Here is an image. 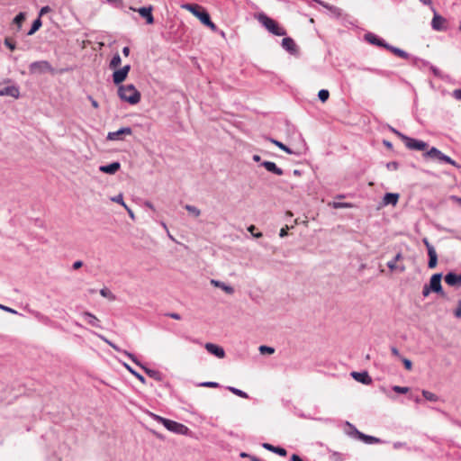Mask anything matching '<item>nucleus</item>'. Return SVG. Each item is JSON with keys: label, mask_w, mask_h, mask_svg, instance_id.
Masks as SVG:
<instances>
[{"label": "nucleus", "mask_w": 461, "mask_h": 461, "mask_svg": "<svg viewBox=\"0 0 461 461\" xmlns=\"http://www.w3.org/2000/svg\"><path fill=\"white\" fill-rule=\"evenodd\" d=\"M146 413L157 422L161 423L170 432L178 435H188L190 432L189 428L183 423L166 419L149 411H147Z\"/></svg>", "instance_id": "1"}, {"label": "nucleus", "mask_w": 461, "mask_h": 461, "mask_svg": "<svg viewBox=\"0 0 461 461\" xmlns=\"http://www.w3.org/2000/svg\"><path fill=\"white\" fill-rule=\"evenodd\" d=\"M104 341H105L110 347H112L114 350L117 352L123 353L129 359H131L133 363H135L137 366L141 367L144 372L149 375L150 378H153L157 381H162L163 380V375L158 370L150 369L143 366L139 359L136 357V356L131 352H128L126 350H122L118 346L113 344V342L109 341L103 336H99Z\"/></svg>", "instance_id": "2"}, {"label": "nucleus", "mask_w": 461, "mask_h": 461, "mask_svg": "<svg viewBox=\"0 0 461 461\" xmlns=\"http://www.w3.org/2000/svg\"><path fill=\"white\" fill-rule=\"evenodd\" d=\"M181 7L185 10L189 11L191 14H193L195 17H197L201 23L209 28H211L212 31L216 30V25L211 21L210 14L201 6L198 5L194 4H184L181 5Z\"/></svg>", "instance_id": "3"}, {"label": "nucleus", "mask_w": 461, "mask_h": 461, "mask_svg": "<svg viewBox=\"0 0 461 461\" xmlns=\"http://www.w3.org/2000/svg\"><path fill=\"white\" fill-rule=\"evenodd\" d=\"M118 95L131 104H136L140 100V94L132 84L119 86Z\"/></svg>", "instance_id": "4"}, {"label": "nucleus", "mask_w": 461, "mask_h": 461, "mask_svg": "<svg viewBox=\"0 0 461 461\" xmlns=\"http://www.w3.org/2000/svg\"><path fill=\"white\" fill-rule=\"evenodd\" d=\"M257 18L262 26H264L270 33L276 36H285L286 34V31L280 27L275 20L268 17L267 14L263 13L259 14Z\"/></svg>", "instance_id": "5"}, {"label": "nucleus", "mask_w": 461, "mask_h": 461, "mask_svg": "<svg viewBox=\"0 0 461 461\" xmlns=\"http://www.w3.org/2000/svg\"><path fill=\"white\" fill-rule=\"evenodd\" d=\"M346 425L349 429V430L347 432L349 436L357 438L358 439L362 440L366 444H374V443L380 442L379 438L373 437V436L366 435V434L358 431L357 429V428L354 425H352L351 423H349L348 421L346 422Z\"/></svg>", "instance_id": "6"}, {"label": "nucleus", "mask_w": 461, "mask_h": 461, "mask_svg": "<svg viewBox=\"0 0 461 461\" xmlns=\"http://www.w3.org/2000/svg\"><path fill=\"white\" fill-rule=\"evenodd\" d=\"M31 74L41 75L48 72H52L53 68L50 63L47 60H39L32 62L29 66Z\"/></svg>", "instance_id": "7"}, {"label": "nucleus", "mask_w": 461, "mask_h": 461, "mask_svg": "<svg viewBox=\"0 0 461 461\" xmlns=\"http://www.w3.org/2000/svg\"><path fill=\"white\" fill-rule=\"evenodd\" d=\"M441 278H442L441 273H437V274L432 275V276L430 277V280H429V285H428V286L429 287V290H432V292H434L441 296H445L446 294L443 291V288L441 285Z\"/></svg>", "instance_id": "8"}, {"label": "nucleus", "mask_w": 461, "mask_h": 461, "mask_svg": "<svg viewBox=\"0 0 461 461\" xmlns=\"http://www.w3.org/2000/svg\"><path fill=\"white\" fill-rule=\"evenodd\" d=\"M432 12L434 14L431 27L436 32H444L447 29V20L438 14L434 7H432Z\"/></svg>", "instance_id": "9"}, {"label": "nucleus", "mask_w": 461, "mask_h": 461, "mask_svg": "<svg viewBox=\"0 0 461 461\" xmlns=\"http://www.w3.org/2000/svg\"><path fill=\"white\" fill-rule=\"evenodd\" d=\"M403 142L405 146L411 150H425L428 148L427 142L408 136L404 137Z\"/></svg>", "instance_id": "10"}, {"label": "nucleus", "mask_w": 461, "mask_h": 461, "mask_svg": "<svg viewBox=\"0 0 461 461\" xmlns=\"http://www.w3.org/2000/svg\"><path fill=\"white\" fill-rule=\"evenodd\" d=\"M132 130L131 127H122L116 131H110L106 136L107 140H122L123 135H131Z\"/></svg>", "instance_id": "11"}, {"label": "nucleus", "mask_w": 461, "mask_h": 461, "mask_svg": "<svg viewBox=\"0 0 461 461\" xmlns=\"http://www.w3.org/2000/svg\"><path fill=\"white\" fill-rule=\"evenodd\" d=\"M130 69H131V66L125 65L122 68H121L120 69L115 70L113 74V83L115 85H119L120 83L123 82L126 79Z\"/></svg>", "instance_id": "12"}, {"label": "nucleus", "mask_w": 461, "mask_h": 461, "mask_svg": "<svg viewBox=\"0 0 461 461\" xmlns=\"http://www.w3.org/2000/svg\"><path fill=\"white\" fill-rule=\"evenodd\" d=\"M364 38L370 44L375 45L378 47H383L384 49H386L387 44H388L387 42H385L384 40H383L382 38H379L376 34H375L373 32L366 33Z\"/></svg>", "instance_id": "13"}, {"label": "nucleus", "mask_w": 461, "mask_h": 461, "mask_svg": "<svg viewBox=\"0 0 461 461\" xmlns=\"http://www.w3.org/2000/svg\"><path fill=\"white\" fill-rule=\"evenodd\" d=\"M444 280L450 286H455V287L461 286V274H456L455 272H448L445 276Z\"/></svg>", "instance_id": "14"}, {"label": "nucleus", "mask_w": 461, "mask_h": 461, "mask_svg": "<svg viewBox=\"0 0 461 461\" xmlns=\"http://www.w3.org/2000/svg\"><path fill=\"white\" fill-rule=\"evenodd\" d=\"M0 96L18 98L20 96V89L14 85L2 87L0 88Z\"/></svg>", "instance_id": "15"}, {"label": "nucleus", "mask_w": 461, "mask_h": 461, "mask_svg": "<svg viewBox=\"0 0 461 461\" xmlns=\"http://www.w3.org/2000/svg\"><path fill=\"white\" fill-rule=\"evenodd\" d=\"M351 376L357 382L363 384H370L372 383V378L368 375L366 371L363 372H352Z\"/></svg>", "instance_id": "16"}, {"label": "nucleus", "mask_w": 461, "mask_h": 461, "mask_svg": "<svg viewBox=\"0 0 461 461\" xmlns=\"http://www.w3.org/2000/svg\"><path fill=\"white\" fill-rule=\"evenodd\" d=\"M205 348L206 350L212 354V355H214L215 357H219V358H222L224 357L225 356V351L224 349L216 345V344H213V343H206L205 344Z\"/></svg>", "instance_id": "17"}, {"label": "nucleus", "mask_w": 461, "mask_h": 461, "mask_svg": "<svg viewBox=\"0 0 461 461\" xmlns=\"http://www.w3.org/2000/svg\"><path fill=\"white\" fill-rule=\"evenodd\" d=\"M137 12L140 14L141 17H143L146 20V23L148 24H152L154 23L151 6L140 7L139 9H137Z\"/></svg>", "instance_id": "18"}, {"label": "nucleus", "mask_w": 461, "mask_h": 461, "mask_svg": "<svg viewBox=\"0 0 461 461\" xmlns=\"http://www.w3.org/2000/svg\"><path fill=\"white\" fill-rule=\"evenodd\" d=\"M82 316L86 320V321L92 327L102 328L100 320L93 313L89 312H84L82 313Z\"/></svg>", "instance_id": "19"}, {"label": "nucleus", "mask_w": 461, "mask_h": 461, "mask_svg": "<svg viewBox=\"0 0 461 461\" xmlns=\"http://www.w3.org/2000/svg\"><path fill=\"white\" fill-rule=\"evenodd\" d=\"M121 167V164L118 161H114L108 165H104L99 167V170L103 173L113 175L115 174Z\"/></svg>", "instance_id": "20"}, {"label": "nucleus", "mask_w": 461, "mask_h": 461, "mask_svg": "<svg viewBox=\"0 0 461 461\" xmlns=\"http://www.w3.org/2000/svg\"><path fill=\"white\" fill-rule=\"evenodd\" d=\"M261 166L264 167L267 171L276 175V176H282L284 174V171L282 168L278 167L276 163L272 161H263L261 163Z\"/></svg>", "instance_id": "21"}, {"label": "nucleus", "mask_w": 461, "mask_h": 461, "mask_svg": "<svg viewBox=\"0 0 461 461\" xmlns=\"http://www.w3.org/2000/svg\"><path fill=\"white\" fill-rule=\"evenodd\" d=\"M282 47L291 54H294L296 52V44L290 37H286L282 40Z\"/></svg>", "instance_id": "22"}, {"label": "nucleus", "mask_w": 461, "mask_h": 461, "mask_svg": "<svg viewBox=\"0 0 461 461\" xmlns=\"http://www.w3.org/2000/svg\"><path fill=\"white\" fill-rule=\"evenodd\" d=\"M444 156V153H442L436 147L430 148L425 154L424 157L429 158L431 159L438 160V162L441 161V157Z\"/></svg>", "instance_id": "23"}, {"label": "nucleus", "mask_w": 461, "mask_h": 461, "mask_svg": "<svg viewBox=\"0 0 461 461\" xmlns=\"http://www.w3.org/2000/svg\"><path fill=\"white\" fill-rule=\"evenodd\" d=\"M399 200V194L396 193H386L383 198L384 205H396Z\"/></svg>", "instance_id": "24"}, {"label": "nucleus", "mask_w": 461, "mask_h": 461, "mask_svg": "<svg viewBox=\"0 0 461 461\" xmlns=\"http://www.w3.org/2000/svg\"><path fill=\"white\" fill-rule=\"evenodd\" d=\"M211 284L215 287L221 288L228 294H232L234 293V288L232 286L226 285L221 281L212 279Z\"/></svg>", "instance_id": "25"}, {"label": "nucleus", "mask_w": 461, "mask_h": 461, "mask_svg": "<svg viewBox=\"0 0 461 461\" xmlns=\"http://www.w3.org/2000/svg\"><path fill=\"white\" fill-rule=\"evenodd\" d=\"M262 447L265 449H267L268 451H271V452H273L275 454H277V455H279L281 456H285L286 454H287V451L285 448L280 447L273 446V445H271L269 443H263Z\"/></svg>", "instance_id": "26"}, {"label": "nucleus", "mask_w": 461, "mask_h": 461, "mask_svg": "<svg viewBox=\"0 0 461 461\" xmlns=\"http://www.w3.org/2000/svg\"><path fill=\"white\" fill-rule=\"evenodd\" d=\"M386 50H390L391 52H393V54H395L396 56H398L402 59H406L409 58V54L406 51H404L403 50H401L399 48H396L394 46H392L390 44H387Z\"/></svg>", "instance_id": "27"}, {"label": "nucleus", "mask_w": 461, "mask_h": 461, "mask_svg": "<svg viewBox=\"0 0 461 461\" xmlns=\"http://www.w3.org/2000/svg\"><path fill=\"white\" fill-rule=\"evenodd\" d=\"M428 256H429L428 267L429 268L436 267L437 263H438V255H437L436 250L431 251V249H429V253H428Z\"/></svg>", "instance_id": "28"}, {"label": "nucleus", "mask_w": 461, "mask_h": 461, "mask_svg": "<svg viewBox=\"0 0 461 461\" xmlns=\"http://www.w3.org/2000/svg\"><path fill=\"white\" fill-rule=\"evenodd\" d=\"M402 253H400V252H399V253H397V254L395 255V257H394L392 260H390V261H388V262H387V267H388V268H389L391 271H394L395 269H397V268H398V267L396 266V262H397V261H399V260H400V259H402Z\"/></svg>", "instance_id": "29"}, {"label": "nucleus", "mask_w": 461, "mask_h": 461, "mask_svg": "<svg viewBox=\"0 0 461 461\" xmlns=\"http://www.w3.org/2000/svg\"><path fill=\"white\" fill-rule=\"evenodd\" d=\"M124 366L126 367V369L131 374L133 375L140 383L142 384H145L146 383V379L145 377L140 375V373H138L137 371H135L131 366H130L129 365L127 364H124Z\"/></svg>", "instance_id": "30"}, {"label": "nucleus", "mask_w": 461, "mask_h": 461, "mask_svg": "<svg viewBox=\"0 0 461 461\" xmlns=\"http://www.w3.org/2000/svg\"><path fill=\"white\" fill-rule=\"evenodd\" d=\"M227 390H229L230 392H231V393H234L235 395L240 396V397H241V398H245V399H248V398H249V394H248L246 392H244V391H242V390H240V389H238V388H236V387H233V386H228V387H227Z\"/></svg>", "instance_id": "31"}, {"label": "nucleus", "mask_w": 461, "mask_h": 461, "mask_svg": "<svg viewBox=\"0 0 461 461\" xmlns=\"http://www.w3.org/2000/svg\"><path fill=\"white\" fill-rule=\"evenodd\" d=\"M42 23H41V18H37L32 24V27L30 29V31L28 32V35H32L33 33H35L39 29L40 27L41 26Z\"/></svg>", "instance_id": "32"}, {"label": "nucleus", "mask_w": 461, "mask_h": 461, "mask_svg": "<svg viewBox=\"0 0 461 461\" xmlns=\"http://www.w3.org/2000/svg\"><path fill=\"white\" fill-rule=\"evenodd\" d=\"M100 294L103 297L108 298L110 301L115 300V295L106 287L100 290Z\"/></svg>", "instance_id": "33"}, {"label": "nucleus", "mask_w": 461, "mask_h": 461, "mask_svg": "<svg viewBox=\"0 0 461 461\" xmlns=\"http://www.w3.org/2000/svg\"><path fill=\"white\" fill-rule=\"evenodd\" d=\"M185 209L188 212H190L191 214H193L194 217H198V216H200V214H201V211H200L197 207H195V206H194V205H191V204H185Z\"/></svg>", "instance_id": "34"}, {"label": "nucleus", "mask_w": 461, "mask_h": 461, "mask_svg": "<svg viewBox=\"0 0 461 461\" xmlns=\"http://www.w3.org/2000/svg\"><path fill=\"white\" fill-rule=\"evenodd\" d=\"M422 395L426 400L429 402H437L438 400V397L435 393L429 392L427 390L422 391Z\"/></svg>", "instance_id": "35"}, {"label": "nucleus", "mask_w": 461, "mask_h": 461, "mask_svg": "<svg viewBox=\"0 0 461 461\" xmlns=\"http://www.w3.org/2000/svg\"><path fill=\"white\" fill-rule=\"evenodd\" d=\"M24 20L25 14L21 12L14 18V23L17 25L18 29H21L22 23Z\"/></svg>", "instance_id": "36"}, {"label": "nucleus", "mask_w": 461, "mask_h": 461, "mask_svg": "<svg viewBox=\"0 0 461 461\" xmlns=\"http://www.w3.org/2000/svg\"><path fill=\"white\" fill-rule=\"evenodd\" d=\"M121 62H122L121 57L118 53H116L115 55L113 56L112 59L110 61V68H115L118 66H120Z\"/></svg>", "instance_id": "37"}, {"label": "nucleus", "mask_w": 461, "mask_h": 461, "mask_svg": "<svg viewBox=\"0 0 461 461\" xmlns=\"http://www.w3.org/2000/svg\"><path fill=\"white\" fill-rule=\"evenodd\" d=\"M441 163H446V164H450L456 167H460V166L455 161L453 160L450 157L447 156L444 154L443 157H441Z\"/></svg>", "instance_id": "38"}, {"label": "nucleus", "mask_w": 461, "mask_h": 461, "mask_svg": "<svg viewBox=\"0 0 461 461\" xmlns=\"http://www.w3.org/2000/svg\"><path fill=\"white\" fill-rule=\"evenodd\" d=\"M330 93L326 89H321L318 93V97L321 102H326L329 99Z\"/></svg>", "instance_id": "39"}, {"label": "nucleus", "mask_w": 461, "mask_h": 461, "mask_svg": "<svg viewBox=\"0 0 461 461\" xmlns=\"http://www.w3.org/2000/svg\"><path fill=\"white\" fill-rule=\"evenodd\" d=\"M272 142L275 143L279 149H281L282 150L285 151L286 153L288 154H293L294 152L287 147L285 146L284 143L278 141V140H272Z\"/></svg>", "instance_id": "40"}, {"label": "nucleus", "mask_w": 461, "mask_h": 461, "mask_svg": "<svg viewBox=\"0 0 461 461\" xmlns=\"http://www.w3.org/2000/svg\"><path fill=\"white\" fill-rule=\"evenodd\" d=\"M392 390L397 393H407L409 392V387L393 385Z\"/></svg>", "instance_id": "41"}, {"label": "nucleus", "mask_w": 461, "mask_h": 461, "mask_svg": "<svg viewBox=\"0 0 461 461\" xmlns=\"http://www.w3.org/2000/svg\"><path fill=\"white\" fill-rule=\"evenodd\" d=\"M332 207L335 208V209L350 208L351 204L348 203L334 202L332 203Z\"/></svg>", "instance_id": "42"}, {"label": "nucleus", "mask_w": 461, "mask_h": 461, "mask_svg": "<svg viewBox=\"0 0 461 461\" xmlns=\"http://www.w3.org/2000/svg\"><path fill=\"white\" fill-rule=\"evenodd\" d=\"M258 349L261 354H273L275 352V348L268 346H260Z\"/></svg>", "instance_id": "43"}, {"label": "nucleus", "mask_w": 461, "mask_h": 461, "mask_svg": "<svg viewBox=\"0 0 461 461\" xmlns=\"http://www.w3.org/2000/svg\"><path fill=\"white\" fill-rule=\"evenodd\" d=\"M112 201L122 204L124 208H127V204L124 203L122 194L113 197Z\"/></svg>", "instance_id": "44"}, {"label": "nucleus", "mask_w": 461, "mask_h": 461, "mask_svg": "<svg viewBox=\"0 0 461 461\" xmlns=\"http://www.w3.org/2000/svg\"><path fill=\"white\" fill-rule=\"evenodd\" d=\"M203 387H212V388H217L220 386V384L216 382H203L199 384Z\"/></svg>", "instance_id": "45"}, {"label": "nucleus", "mask_w": 461, "mask_h": 461, "mask_svg": "<svg viewBox=\"0 0 461 461\" xmlns=\"http://www.w3.org/2000/svg\"><path fill=\"white\" fill-rule=\"evenodd\" d=\"M5 45L10 49L11 50H15V42L13 41L11 39L9 38H5Z\"/></svg>", "instance_id": "46"}, {"label": "nucleus", "mask_w": 461, "mask_h": 461, "mask_svg": "<svg viewBox=\"0 0 461 461\" xmlns=\"http://www.w3.org/2000/svg\"><path fill=\"white\" fill-rule=\"evenodd\" d=\"M422 242L425 245V247H426V249L428 250V253H429V249H431V251H435L434 247L429 243V240L427 238H423L422 239Z\"/></svg>", "instance_id": "47"}, {"label": "nucleus", "mask_w": 461, "mask_h": 461, "mask_svg": "<svg viewBox=\"0 0 461 461\" xmlns=\"http://www.w3.org/2000/svg\"><path fill=\"white\" fill-rule=\"evenodd\" d=\"M386 167L389 169V170H396L398 169L399 167V164L395 161H392V162H388L386 164Z\"/></svg>", "instance_id": "48"}, {"label": "nucleus", "mask_w": 461, "mask_h": 461, "mask_svg": "<svg viewBox=\"0 0 461 461\" xmlns=\"http://www.w3.org/2000/svg\"><path fill=\"white\" fill-rule=\"evenodd\" d=\"M361 70H364V71H368V72H371V73H375V74H378V75H382L383 74V71L380 70V69H377V68H360Z\"/></svg>", "instance_id": "49"}, {"label": "nucleus", "mask_w": 461, "mask_h": 461, "mask_svg": "<svg viewBox=\"0 0 461 461\" xmlns=\"http://www.w3.org/2000/svg\"><path fill=\"white\" fill-rule=\"evenodd\" d=\"M454 314L456 318L461 319V300L457 303V307L456 308Z\"/></svg>", "instance_id": "50"}, {"label": "nucleus", "mask_w": 461, "mask_h": 461, "mask_svg": "<svg viewBox=\"0 0 461 461\" xmlns=\"http://www.w3.org/2000/svg\"><path fill=\"white\" fill-rule=\"evenodd\" d=\"M402 363L404 365V367L407 369V370H411L412 368V363L410 359L408 358H402Z\"/></svg>", "instance_id": "51"}, {"label": "nucleus", "mask_w": 461, "mask_h": 461, "mask_svg": "<svg viewBox=\"0 0 461 461\" xmlns=\"http://www.w3.org/2000/svg\"><path fill=\"white\" fill-rule=\"evenodd\" d=\"M392 132H393L396 136H398L402 141H404V137H407L406 135H404L403 133L400 132L399 131H397L396 129L391 127L390 128Z\"/></svg>", "instance_id": "52"}, {"label": "nucleus", "mask_w": 461, "mask_h": 461, "mask_svg": "<svg viewBox=\"0 0 461 461\" xmlns=\"http://www.w3.org/2000/svg\"><path fill=\"white\" fill-rule=\"evenodd\" d=\"M0 309L6 312H10V313H17V312L8 306H5V305H3V304H0Z\"/></svg>", "instance_id": "53"}, {"label": "nucleus", "mask_w": 461, "mask_h": 461, "mask_svg": "<svg viewBox=\"0 0 461 461\" xmlns=\"http://www.w3.org/2000/svg\"><path fill=\"white\" fill-rule=\"evenodd\" d=\"M432 292V290H429V287L428 286V285H425L423 286V289H422V295L424 297H427L429 295V294Z\"/></svg>", "instance_id": "54"}, {"label": "nucleus", "mask_w": 461, "mask_h": 461, "mask_svg": "<svg viewBox=\"0 0 461 461\" xmlns=\"http://www.w3.org/2000/svg\"><path fill=\"white\" fill-rule=\"evenodd\" d=\"M88 100L91 102V104L94 108L97 109L99 107V104L95 99H94L91 95H88Z\"/></svg>", "instance_id": "55"}, {"label": "nucleus", "mask_w": 461, "mask_h": 461, "mask_svg": "<svg viewBox=\"0 0 461 461\" xmlns=\"http://www.w3.org/2000/svg\"><path fill=\"white\" fill-rule=\"evenodd\" d=\"M453 96L456 99V100H461V89H456L453 91Z\"/></svg>", "instance_id": "56"}, {"label": "nucleus", "mask_w": 461, "mask_h": 461, "mask_svg": "<svg viewBox=\"0 0 461 461\" xmlns=\"http://www.w3.org/2000/svg\"><path fill=\"white\" fill-rule=\"evenodd\" d=\"M288 229H289V228H288V226H285V227L282 228V229L280 230L279 236H280L281 238L285 237V236L287 235V230H288Z\"/></svg>", "instance_id": "57"}, {"label": "nucleus", "mask_w": 461, "mask_h": 461, "mask_svg": "<svg viewBox=\"0 0 461 461\" xmlns=\"http://www.w3.org/2000/svg\"><path fill=\"white\" fill-rule=\"evenodd\" d=\"M166 315L170 317V318H172V319H174V320H180L181 319V316L178 313H176V312H170V313H167Z\"/></svg>", "instance_id": "58"}, {"label": "nucleus", "mask_w": 461, "mask_h": 461, "mask_svg": "<svg viewBox=\"0 0 461 461\" xmlns=\"http://www.w3.org/2000/svg\"><path fill=\"white\" fill-rule=\"evenodd\" d=\"M83 266V262L81 260L75 261L72 267L73 269H78Z\"/></svg>", "instance_id": "59"}, {"label": "nucleus", "mask_w": 461, "mask_h": 461, "mask_svg": "<svg viewBox=\"0 0 461 461\" xmlns=\"http://www.w3.org/2000/svg\"><path fill=\"white\" fill-rule=\"evenodd\" d=\"M106 1L114 6H119L122 4V0H106Z\"/></svg>", "instance_id": "60"}, {"label": "nucleus", "mask_w": 461, "mask_h": 461, "mask_svg": "<svg viewBox=\"0 0 461 461\" xmlns=\"http://www.w3.org/2000/svg\"><path fill=\"white\" fill-rule=\"evenodd\" d=\"M421 4L424 5H429L431 8L433 7L432 1L431 0H419Z\"/></svg>", "instance_id": "61"}, {"label": "nucleus", "mask_w": 461, "mask_h": 461, "mask_svg": "<svg viewBox=\"0 0 461 461\" xmlns=\"http://www.w3.org/2000/svg\"><path fill=\"white\" fill-rule=\"evenodd\" d=\"M391 352L395 357H400V352L395 347L391 348Z\"/></svg>", "instance_id": "62"}, {"label": "nucleus", "mask_w": 461, "mask_h": 461, "mask_svg": "<svg viewBox=\"0 0 461 461\" xmlns=\"http://www.w3.org/2000/svg\"><path fill=\"white\" fill-rule=\"evenodd\" d=\"M291 461H303L298 455L296 454H294L292 455L291 458H290Z\"/></svg>", "instance_id": "63"}, {"label": "nucleus", "mask_w": 461, "mask_h": 461, "mask_svg": "<svg viewBox=\"0 0 461 461\" xmlns=\"http://www.w3.org/2000/svg\"><path fill=\"white\" fill-rule=\"evenodd\" d=\"M50 11L49 6H43L40 11V16H41L43 14H46Z\"/></svg>", "instance_id": "64"}]
</instances>
